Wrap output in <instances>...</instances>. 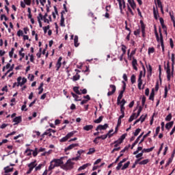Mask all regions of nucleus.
Instances as JSON below:
<instances>
[{"label": "nucleus", "mask_w": 175, "mask_h": 175, "mask_svg": "<svg viewBox=\"0 0 175 175\" xmlns=\"http://www.w3.org/2000/svg\"><path fill=\"white\" fill-rule=\"evenodd\" d=\"M97 139H102V140H105V139H107V135H100V136H98Z\"/></svg>", "instance_id": "51"}, {"label": "nucleus", "mask_w": 175, "mask_h": 175, "mask_svg": "<svg viewBox=\"0 0 175 175\" xmlns=\"http://www.w3.org/2000/svg\"><path fill=\"white\" fill-rule=\"evenodd\" d=\"M125 137H126V134H123L118 140L115 141L114 143H118V144H121L122 142H124Z\"/></svg>", "instance_id": "13"}, {"label": "nucleus", "mask_w": 175, "mask_h": 175, "mask_svg": "<svg viewBox=\"0 0 175 175\" xmlns=\"http://www.w3.org/2000/svg\"><path fill=\"white\" fill-rule=\"evenodd\" d=\"M32 151H33L31 149L27 148L25 151V154H26L27 155V157H30V155H32Z\"/></svg>", "instance_id": "32"}, {"label": "nucleus", "mask_w": 175, "mask_h": 175, "mask_svg": "<svg viewBox=\"0 0 175 175\" xmlns=\"http://www.w3.org/2000/svg\"><path fill=\"white\" fill-rule=\"evenodd\" d=\"M147 118V114L146 115H142L139 120L141 121V122H144L146 121V118Z\"/></svg>", "instance_id": "40"}, {"label": "nucleus", "mask_w": 175, "mask_h": 175, "mask_svg": "<svg viewBox=\"0 0 175 175\" xmlns=\"http://www.w3.org/2000/svg\"><path fill=\"white\" fill-rule=\"evenodd\" d=\"M142 129H137L135 130V131L134 132V136H137L139 135V133H140Z\"/></svg>", "instance_id": "56"}, {"label": "nucleus", "mask_w": 175, "mask_h": 175, "mask_svg": "<svg viewBox=\"0 0 175 175\" xmlns=\"http://www.w3.org/2000/svg\"><path fill=\"white\" fill-rule=\"evenodd\" d=\"M172 117V113H169L165 118V121H171Z\"/></svg>", "instance_id": "52"}, {"label": "nucleus", "mask_w": 175, "mask_h": 175, "mask_svg": "<svg viewBox=\"0 0 175 175\" xmlns=\"http://www.w3.org/2000/svg\"><path fill=\"white\" fill-rule=\"evenodd\" d=\"M154 33H155L157 41L159 42V40H161V38H159V34H158V31H157L156 27H154Z\"/></svg>", "instance_id": "37"}, {"label": "nucleus", "mask_w": 175, "mask_h": 175, "mask_svg": "<svg viewBox=\"0 0 175 175\" xmlns=\"http://www.w3.org/2000/svg\"><path fill=\"white\" fill-rule=\"evenodd\" d=\"M143 84V81L138 80V88L142 90V85Z\"/></svg>", "instance_id": "62"}, {"label": "nucleus", "mask_w": 175, "mask_h": 175, "mask_svg": "<svg viewBox=\"0 0 175 175\" xmlns=\"http://www.w3.org/2000/svg\"><path fill=\"white\" fill-rule=\"evenodd\" d=\"M146 96H143L142 99V106H144V105H146Z\"/></svg>", "instance_id": "58"}, {"label": "nucleus", "mask_w": 175, "mask_h": 175, "mask_svg": "<svg viewBox=\"0 0 175 175\" xmlns=\"http://www.w3.org/2000/svg\"><path fill=\"white\" fill-rule=\"evenodd\" d=\"M119 3L120 13H122V0H117Z\"/></svg>", "instance_id": "41"}, {"label": "nucleus", "mask_w": 175, "mask_h": 175, "mask_svg": "<svg viewBox=\"0 0 175 175\" xmlns=\"http://www.w3.org/2000/svg\"><path fill=\"white\" fill-rule=\"evenodd\" d=\"M42 166H43V164H39L38 166L36 167V172H38V170H40V169H42Z\"/></svg>", "instance_id": "64"}, {"label": "nucleus", "mask_w": 175, "mask_h": 175, "mask_svg": "<svg viewBox=\"0 0 175 175\" xmlns=\"http://www.w3.org/2000/svg\"><path fill=\"white\" fill-rule=\"evenodd\" d=\"M28 79L30 80V81H33V79H35V76L33 75L29 74L28 76Z\"/></svg>", "instance_id": "59"}, {"label": "nucleus", "mask_w": 175, "mask_h": 175, "mask_svg": "<svg viewBox=\"0 0 175 175\" xmlns=\"http://www.w3.org/2000/svg\"><path fill=\"white\" fill-rule=\"evenodd\" d=\"M159 80H160V83H162V78H161V76L162 75V68L161 67V65L159 66Z\"/></svg>", "instance_id": "34"}, {"label": "nucleus", "mask_w": 175, "mask_h": 175, "mask_svg": "<svg viewBox=\"0 0 175 175\" xmlns=\"http://www.w3.org/2000/svg\"><path fill=\"white\" fill-rule=\"evenodd\" d=\"M123 55H125L126 54V46L122 44V49H121Z\"/></svg>", "instance_id": "36"}, {"label": "nucleus", "mask_w": 175, "mask_h": 175, "mask_svg": "<svg viewBox=\"0 0 175 175\" xmlns=\"http://www.w3.org/2000/svg\"><path fill=\"white\" fill-rule=\"evenodd\" d=\"M62 61V57H59L57 62L56 64V72H58V70H59V68H61V66H62V63L61 62Z\"/></svg>", "instance_id": "10"}, {"label": "nucleus", "mask_w": 175, "mask_h": 175, "mask_svg": "<svg viewBox=\"0 0 175 175\" xmlns=\"http://www.w3.org/2000/svg\"><path fill=\"white\" fill-rule=\"evenodd\" d=\"M42 28L44 29V33H47V30L50 29V25H47V26L43 27Z\"/></svg>", "instance_id": "55"}, {"label": "nucleus", "mask_w": 175, "mask_h": 175, "mask_svg": "<svg viewBox=\"0 0 175 175\" xmlns=\"http://www.w3.org/2000/svg\"><path fill=\"white\" fill-rule=\"evenodd\" d=\"M74 44L75 46V47H79V36H75V38H74Z\"/></svg>", "instance_id": "18"}, {"label": "nucleus", "mask_w": 175, "mask_h": 175, "mask_svg": "<svg viewBox=\"0 0 175 175\" xmlns=\"http://www.w3.org/2000/svg\"><path fill=\"white\" fill-rule=\"evenodd\" d=\"M77 80H80V75L78 72L72 77V81H77Z\"/></svg>", "instance_id": "23"}, {"label": "nucleus", "mask_w": 175, "mask_h": 175, "mask_svg": "<svg viewBox=\"0 0 175 175\" xmlns=\"http://www.w3.org/2000/svg\"><path fill=\"white\" fill-rule=\"evenodd\" d=\"M170 90V83L168 84V86L165 85L164 88L163 98H167V92H169Z\"/></svg>", "instance_id": "9"}, {"label": "nucleus", "mask_w": 175, "mask_h": 175, "mask_svg": "<svg viewBox=\"0 0 175 175\" xmlns=\"http://www.w3.org/2000/svg\"><path fill=\"white\" fill-rule=\"evenodd\" d=\"M142 150H143V147L139 146V147L137 148V150L135 151V152H133V155H136V154H139V151H142Z\"/></svg>", "instance_id": "43"}, {"label": "nucleus", "mask_w": 175, "mask_h": 175, "mask_svg": "<svg viewBox=\"0 0 175 175\" xmlns=\"http://www.w3.org/2000/svg\"><path fill=\"white\" fill-rule=\"evenodd\" d=\"M143 154H144V152H143V150H142V152L135 155V158H137L138 159H139V158H142V159H143V157H143Z\"/></svg>", "instance_id": "48"}, {"label": "nucleus", "mask_w": 175, "mask_h": 175, "mask_svg": "<svg viewBox=\"0 0 175 175\" xmlns=\"http://www.w3.org/2000/svg\"><path fill=\"white\" fill-rule=\"evenodd\" d=\"M83 131H86L87 132H88V131H92V129H94V126H92V124L86 125L83 127Z\"/></svg>", "instance_id": "17"}, {"label": "nucleus", "mask_w": 175, "mask_h": 175, "mask_svg": "<svg viewBox=\"0 0 175 175\" xmlns=\"http://www.w3.org/2000/svg\"><path fill=\"white\" fill-rule=\"evenodd\" d=\"M94 152H95V148H90V149H89V151L88 152V155H91V154H94Z\"/></svg>", "instance_id": "42"}, {"label": "nucleus", "mask_w": 175, "mask_h": 175, "mask_svg": "<svg viewBox=\"0 0 175 175\" xmlns=\"http://www.w3.org/2000/svg\"><path fill=\"white\" fill-rule=\"evenodd\" d=\"M141 29L143 38L146 37V25L143 23V21H140Z\"/></svg>", "instance_id": "8"}, {"label": "nucleus", "mask_w": 175, "mask_h": 175, "mask_svg": "<svg viewBox=\"0 0 175 175\" xmlns=\"http://www.w3.org/2000/svg\"><path fill=\"white\" fill-rule=\"evenodd\" d=\"M64 159L65 157H61L60 159H54L52 160V163H53L55 167H58L62 166L64 165Z\"/></svg>", "instance_id": "2"}, {"label": "nucleus", "mask_w": 175, "mask_h": 175, "mask_svg": "<svg viewBox=\"0 0 175 175\" xmlns=\"http://www.w3.org/2000/svg\"><path fill=\"white\" fill-rule=\"evenodd\" d=\"M55 167L54 165V163H52V161H51L50 163V165L48 168V170L50 171V170H53V169H54Z\"/></svg>", "instance_id": "46"}, {"label": "nucleus", "mask_w": 175, "mask_h": 175, "mask_svg": "<svg viewBox=\"0 0 175 175\" xmlns=\"http://www.w3.org/2000/svg\"><path fill=\"white\" fill-rule=\"evenodd\" d=\"M69 139L68 138V137L66 135L65 137H62L60 139L61 143H64L65 142H67Z\"/></svg>", "instance_id": "54"}, {"label": "nucleus", "mask_w": 175, "mask_h": 175, "mask_svg": "<svg viewBox=\"0 0 175 175\" xmlns=\"http://www.w3.org/2000/svg\"><path fill=\"white\" fill-rule=\"evenodd\" d=\"M107 128H109V124H105L104 125L102 124H99L96 129V131H106V129H107Z\"/></svg>", "instance_id": "7"}, {"label": "nucleus", "mask_w": 175, "mask_h": 175, "mask_svg": "<svg viewBox=\"0 0 175 175\" xmlns=\"http://www.w3.org/2000/svg\"><path fill=\"white\" fill-rule=\"evenodd\" d=\"M157 3L158 5V8H160V9L163 8V5H162V1H161V0L157 1Z\"/></svg>", "instance_id": "57"}, {"label": "nucleus", "mask_w": 175, "mask_h": 175, "mask_svg": "<svg viewBox=\"0 0 175 175\" xmlns=\"http://www.w3.org/2000/svg\"><path fill=\"white\" fill-rule=\"evenodd\" d=\"M171 61H172V64L174 65V61H175L174 53H172Z\"/></svg>", "instance_id": "60"}, {"label": "nucleus", "mask_w": 175, "mask_h": 175, "mask_svg": "<svg viewBox=\"0 0 175 175\" xmlns=\"http://www.w3.org/2000/svg\"><path fill=\"white\" fill-rule=\"evenodd\" d=\"M148 70V77H151L152 76V67L148 64V67L147 68Z\"/></svg>", "instance_id": "16"}, {"label": "nucleus", "mask_w": 175, "mask_h": 175, "mask_svg": "<svg viewBox=\"0 0 175 175\" xmlns=\"http://www.w3.org/2000/svg\"><path fill=\"white\" fill-rule=\"evenodd\" d=\"M103 121V116H100L97 120H94V124H100Z\"/></svg>", "instance_id": "26"}, {"label": "nucleus", "mask_w": 175, "mask_h": 175, "mask_svg": "<svg viewBox=\"0 0 175 175\" xmlns=\"http://www.w3.org/2000/svg\"><path fill=\"white\" fill-rule=\"evenodd\" d=\"M122 162L120 161V163L118 164V166L116 167V170H120L121 167H122Z\"/></svg>", "instance_id": "53"}, {"label": "nucleus", "mask_w": 175, "mask_h": 175, "mask_svg": "<svg viewBox=\"0 0 175 175\" xmlns=\"http://www.w3.org/2000/svg\"><path fill=\"white\" fill-rule=\"evenodd\" d=\"M136 113H133L129 119V122H132L133 120H136Z\"/></svg>", "instance_id": "25"}, {"label": "nucleus", "mask_w": 175, "mask_h": 175, "mask_svg": "<svg viewBox=\"0 0 175 175\" xmlns=\"http://www.w3.org/2000/svg\"><path fill=\"white\" fill-rule=\"evenodd\" d=\"M131 165V161H127L124 165L122 167V170H125V169H128L129 165Z\"/></svg>", "instance_id": "27"}, {"label": "nucleus", "mask_w": 175, "mask_h": 175, "mask_svg": "<svg viewBox=\"0 0 175 175\" xmlns=\"http://www.w3.org/2000/svg\"><path fill=\"white\" fill-rule=\"evenodd\" d=\"M122 96H124L123 94H120L118 95V98H117V105H120V100L122 99Z\"/></svg>", "instance_id": "39"}, {"label": "nucleus", "mask_w": 175, "mask_h": 175, "mask_svg": "<svg viewBox=\"0 0 175 175\" xmlns=\"http://www.w3.org/2000/svg\"><path fill=\"white\" fill-rule=\"evenodd\" d=\"M142 110H143V107L142 106L139 107V109L137 111V116H136L135 118H137V117H139V116H140V113H142Z\"/></svg>", "instance_id": "44"}, {"label": "nucleus", "mask_w": 175, "mask_h": 175, "mask_svg": "<svg viewBox=\"0 0 175 175\" xmlns=\"http://www.w3.org/2000/svg\"><path fill=\"white\" fill-rule=\"evenodd\" d=\"M74 92H76L77 95H81V92L79 90V87L75 86L73 88Z\"/></svg>", "instance_id": "31"}, {"label": "nucleus", "mask_w": 175, "mask_h": 175, "mask_svg": "<svg viewBox=\"0 0 175 175\" xmlns=\"http://www.w3.org/2000/svg\"><path fill=\"white\" fill-rule=\"evenodd\" d=\"M131 84H135V83H136V76L135 75H131Z\"/></svg>", "instance_id": "38"}, {"label": "nucleus", "mask_w": 175, "mask_h": 175, "mask_svg": "<svg viewBox=\"0 0 175 175\" xmlns=\"http://www.w3.org/2000/svg\"><path fill=\"white\" fill-rule=\"evenodd\" d=\"M71 95H72V96H73V98H75V100H81V99H79V96H77V94H76L73 92H71Z\"/></svg>", "instance_id": "47"}, {"label": "nucleus", "mask_w": 175, "mask_h": 175, "mask_svg": "<svg viewBox=\"0 0 175 175\" xmlns=\"http://www.w3.org/2000/svg\"><path fill=\"white\" fill-rule=\"evenodd\" d=\"M36 161H34L31 163H30L29 164H28V167H29L30 169L33 170V168L36 167Z\"/></svg>", "instance_id": "19"}, {"label": "nucleus", "mask_w": 175, "mask_h": 175, "mask_svg": "<svg viewBox=\"0 0 175 175\" xmlns=\"http://www.w3.org/2000/svg\"><path fill=\"white\" fill-rule=\"evenodd\" d=\"M13 167L10 168L9 166L4 167L5 173H10L13 172Z\"/></svg>", "instance_id": "29"}, {"label": "nucleus", "mask_w": 175, "mask_h": 175, "mask_svg": "<svg viewBox=\"0 0 175 175\" xmlns=\"http://www.w3.org/2000/svg\"><path fill=\"white\" fill-rule=\"evenodd\" d=\"M60 26L65 27V18L62 15L61 16Z\"/></svg>", "instance_id": "28"}, {"label": "nucleus", "mask_w": 175, "mask_h": 175, "mask_svg": "<svg viewBox=\"0 0 175 175\" xmlns=\"http://www.w3.org/2000/svg\"><path fill=\"white\" fill-rule=\"evenodd\" d=\"M75 133H77V131H72L70 133H68L66 136L68 139H70V137H73V135H75Z\"/></svg>", "instance_id": "33"}, {"label": "nucleus", "mask_w": 175, "mask_h": 175, "mask_svg": "<svg viewBox=\"0 0 175 175\" xmlns=\"http://www.w3.org/2000/svg\"><path fill=\"white\" fill-rule=\"evenodd\" d=\"M37 17H39V18H40V20L42 21V20H46V18H47V17H46V16H43L42 14V13H40L39 14H38V16H37Z\"/></svg>", "instance_id": "49"}, {"label": "nucleus", "mask_w": 175, "mask_h": 175, "mask_svg": "<svg viewBox=\"0 0 175 175\" xmlns=\"http://www.w3.org/2000/svg\"><path fill=\"white\" fill-rule=\"evenodd\" d=\"M13 54H14V48H12L11 51L9 52L10 58H13Z\"/></svg>", "instance_id": "50"}, {"label": "nucleus", "mask_w": 175, "mask_h": 175, "mask_svg": "<svg viewBox=\"0 0 175 175\" xmlns=\"http://www.w3.org/2000/svg\"><path fill=\"white\" fill-rule=\"evenodd\" d=\"M21 121H23V118H21V116L15 117L13 119V122H15L14 124V125H17V124H20V122H21Z\"/></svg>", "instance_id": "11"}, {"label": "nucleus", "mask_w": 175, "mask_h": 175, "mask_svg": "<svg viewBox=\"0 0 175 175\" xmlns=\"http://www.w3.org/2000/svg\"><path fill=\"white\" fill-rule=\"evenodd\" d=\"M150 162V159H146L145 160H143L139 163V165H147Z\"/></svg>", "instance_id": "35"}, {"label": "nucleus", "mask_w": 175, "mask_h": 175, "mask_svg": "<svg viewBox=\"0 0 175 175\" xmlns=\"http://www.w3.org/2000/svg\"><path fill=\"white\" fill-rule=\"evenodd\" d=\"M164 69H166L167 80V81H170V79H172V73L170 72V64L169 62L167 63V66H165Z\"/></svg>", "instance_id": "3"}, {"label": "nucleus", "mask_w": 175, "mask_h": 175, "mask_svg": "<svg viewBox=\"0 0 175 175\" xmlns=\"http://www.w3.org/2000/svg\"><path fill=\"white\" fill-rule=\"evenodd\" d=\"M109 88L111 89V91L108 92L107 96H111V95H113L117 90V88L114 85H110Z\"/></svg>", "instance_id": "6"}, {"label": "nucleus", "mask_w": 175, "mask_h": 175, "mask_svg": "<svg viewBox=\"0 0 175 175\" xmlns=\"http://www.w3.org/2000/svg\"><path fill=\"white\" fill-rule=\"evenodd\" d=\"M49 135V137H51V136H53V135L51 134V133L49 131V129L46 130L42 135L41 137H44V136L46 135Z\"/></svg>", "instance_id": "20"}, {"label": "nucleus", "mask_w": 175, "mask_h": 175, "mask_svg": "<svg viewBox=\"0 0 175 175\" xmlns=\"http://www.w3.org/2000/svg\"><path fill=\"white\" fill-rule=\"evenodd\" d=\"M75 147H79V144H72L68 146L67 148H65L64 151H69L70 150H73Z\"/></svg>", "instance_id": "12"}, {"label": "nucleus", "mask_w": 175, "mask_h": 175, "mask_svg": "<svg viewBox=\"0 0 175 175\" xmlns=\"http://www.w3.org/2000/svg\"><path fill=\"white\" fill-rule=\"evenodd\" d=\"M120 105L122 106H125V103H126V100H125L124 98L122 100H120Z\"/></svg>", "instance_id": "63"}, {"label": "nucleus", "mask_w": 175, "mask_h": 175, "mask_svg": "<svg viewBox=\"0 0 175 175\" xmlns=\"http://www.w3.org/2000/svg\"><path fill=\"white\" fill-rule=\"evenodd\" d=\"M17 81H18V84H17V87H23V85H24V84H25V83H27V79L25 77L22 78L21 77H18L17 78Z\"/></svg>", "instance_id": "5"}, {"label": "nucleus", "mask_w": 175, "mask_h": 175, "mask_svg": "<svg viewBox=\"0 0 175 175\" xmlns=\"http://www.w3.org/2000/svg\"><path fill=\"white\" fill-rule=\"evenodd\" d=\"M38 155V148H36L34 150H33V157H37Z\"/></svg>", "instance_id": "61"}, {"label": "nucleus", "mask_w": 175, "mask_h": 175, "mask_svg": "<svg viewBox=\"0 0 175 175\" xmlns=\"http://www.w3.org/2000/svg\"><path fill=\"white\" fill-rule=\"evenodd\" d=\"M160 40L159 42L161 43V49L163 54H165V44H163V35L162 34V31L161 30V27L159 29Z\"/></svg>", "instance_id": "4"}, {"label": "nucleus", "mask_w": 175, "mask_h": 175, "mask_svg": "<svg viewBox=\"0 0 175 175\" xmlns=\"http://www.w3.org/2000/svg\"><path fill=\"white\" fill-rule=\"evenodd\" d=\"M154 148H155V147H152V148H144L142 150V152H151V151H152L154 150Z\"/></svg>", "instance_id": "30"}, {"label": "nucleus", "mask_w": 175, "mask_h": 175, "mask_svg": "<svg viewBox=\"0 0 175 175\" xmlns=\"http://www.w3.org/2000/svg\"><path fill=\"white\" fill-rule=\"evenodd\" d=\"M90 163H86L84 164L83 165L79 167L78 170L80 172L81 170H84V169H87V167H88V166H90Z\"/></svg>", "instance_id": "24"}, {"label": "nucleus", "mask_w": 175, "mask_h": 175, "mask_svg": "<svg viewBox=\"0 0 175 175\" xmlns=\"http://www.w3.org/2000/svg\"><path fill=\"white\" fill-rule=\"evenodd\" d=\"M132 66L134 70H137V59H136L135 57L133 58Z\"/></svg>", "instance_id": "14"}, {"label": "nucleus", "mask_w": 175, "mask_h": 175, "mask_svg": "<svg viewBox=\"0 0 175 175\" xmlns=\"http://www.w3.org/2000/svg\"><path fill=\"white\" fill-rule=\"evenodd\" d=\"M174 124V122L171 121L165 124V128L167 129H170V128H172V126H173Z\"/></svg>", "instance_id": "22"}, {"label": "nucleus", "mask_w": 175, "mask_h": 175, "mask_svg": "<svg viewBox=\"0 0 175 175\" xmlns=\"http://www.w3.org/2000/svg\"><path fill=\"white\" fill-rule=\"evenodd\" d=\"M154 52H155V49H154V47L148 48V54H152Z\"/></svg>", "instance_id": "45"}, {"label": "nucleus", "mask_w": 175, "mask_h": 175, "mask_svg": "<svg viewBox=\"0 0 175 175\" xmlns=\"http://www.w3.org/2000/svg\"><path fill=\"white\" fill-rule=\"evenodd\" d=\"M153 14L155 20H158V16H159V13L158 12V10H155L154 7L153 8Z\"/></svg>", "instance_id": "21"}, {"label": "nucleus", "mask_w": 175, "mask_h": 175, "mask_svg": "<svg viewBox=\"0 0 175 175\" xmlns=\"http://www.w3.org/2000/svg\"><path fill=\"white\" fill-rule=\"evenodd\" d=\"M128 3L133 10L136 9V3H135V0H128Z\"/></svg>", "instance_id": "15"}, {"label": "nucleus", "mask_w": 175, "mask_h": 175, "mask_svg": "<svg viewBox=\"0 0 175 175\" xmlns=\"http://www.w3.org/2000/svg\"><path fill=\"white\" fill-rule=\"evenodd\" d=\"M75 167V162L72 161V159H69L67 160L66 163L61 165V169H63V170H72Z\"/></svg>", "instance_id": "1"}]
</instances>
